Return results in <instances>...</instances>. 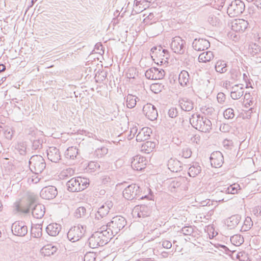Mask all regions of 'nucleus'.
I'll list each match as a JSON object with an SVG mask.
<instances>
[{"label":"nucleus","instance_id":"59","mask_svg":"<svg viewBox=\"0 0 261 261\" xmlns=\"http://www.w3.org/2000/svg\"><path fill=\"white\" fill-rule=\"evenodd\" d=\"M220 130L222 132L227 133L230 129V127L228 124L223 123L220 126Z\"/></svg>","mask_w":261,"mask_h":261},{"label":"nucleus","instance_id":"40","mask_svg":"<svg viewBox=\"0 0 261 261\" xmlns=\"http://www.w3.org/2000/svg\"><path fill=\"white\" fill-rule=\"evenodd\" d=\"M230 78L233 81L238 80L241 75L239 69L237 68H231L229 72Z\"/></svg>","mask_w":261,"mask_h":261},{"label":"nucleus","instance_id":"51","mask_svg":"<svg viewBox=\"0 0 261 261\" xmlns=\"http://www.w3.org/2000/svg\"><path fill=\"white\" fill-rule=\"evenodd\" d=\"M43 140L41 139L34 140L32 143V148L34 150L40 149L42 146Z\"/></svg>","mask_w":261,"mask_h":261},{"label":"nucleus","instance_id":"56","mask_svg":"<svg viewBox=\"0 0 261 261\" xmlns=\"http://www.w3.org/2000/svg\"><path fill=\"white\" fill-rule=\"evenodd\" d=\"M95 254L92 252L87 253L84 256V261H95Z\"/></svg>","mask_w":261,"mask_h":261},{"label":"nucleus","instance_id":"36","mask_svg":"<svg viewBox=\"0 0 261 261\" xmlns=\"http://www.w3.org/2000/svg\"><path fill=\"white\" fill-rule=\"evenodd\" d=\"M42 252L45 255L49 256L53 255L57 250V248L51 244L45 246L42 249Z\"/></svg>","mask_w":261,"mask_h":261},{"label":"nucleus","instance_id":"62","mask_svg":"<svg viewBox=\"0 0 261 261\" xmlns=\"http://www.w3.org/2000/svg\"><path fill=\"white\" fill-rule=\"evenodd\" d=\"M200 136L199 135H195L191 138V140L193 143H196L197 144H200Z\"/></svg>","mask_w":261,"mask_h":261},{"label":"nucleus","instance_id":"31","mask_svg":"<svg viewBox=\"0 0 261 261\" xmlns=\"http://www.w3.org/2000/svg\"><path fill=\"white\" fill-rule=\"evenodd\" d=\"M214 57V56L213 52L207 51L201 54L198 57V60L200 62L206 63L211 61Z\"/></svg>","mask_w":261,"mask_h":261},{"label":"nucleus","instance_id":"2","mask_svg":"<svg viewBox=\"0 0 261 261\" xmlns=\"http://www.w3.org/2000/svg\"><path fill=\"white\" fill-rule=\"evenodd\" d=\"M192 126L202 132H209L212 129V122L207 118L199 114H193L190 118Z\"/></svg>","mask_w":261,"mask_h":261},{"label":"nucleus","instance_id":"23","mask_svg":"<svg viewBox=\"0 0 261 261\" xmlns=\"http://www.w3.org/2000/svg\"><path fill=\"white\" fill-rule=\"evenodd\" d=\"M151 133V129L149 127H143L138 133L136 136L138 142L145 141L148 140Z\"/></svg>","mask_w":261,"mask_h":261},{"label":"nucleus","instance_id":"26","mask_svg":"<svg viewBox=\"0 0 261 261\" xmlns=\"http://www.w3.org/2000/svg\"><path fill=\"white\" fill-rule=\"evenodd\" d=\"M61 226L57 223H51L47 225L46 230L47 233L51 236H57L61 231Z\"/></svg>","mask_w":261,"mask_h":261},{"label":"nucleus","instance_id":"44","mask_svg":"<svg viewBox=\"0 0 261 261\" xmlns=\"http://www.w3.org/2000/svg\"><path fill=\"white\" fill-rule=\"evenodd\" d=\"M208 21L213 26H219L221 23V19L219 17L214 15H211L208 18Z\"/></svg>","mask_w":261,"mask_h":261},{"label":"nucleus","instance_id":"5","mask_svg":"<svg viewBox=\"0 0 261 261\" xmlns=\"http://www.w3.org/2000/svg\"><path fill=\"white\" fill-rule=\"evenodd\" d=\"M141 189L139 186L136 184H132L124 189L123 191V196L126 199L129 200L134 199H150L148 195L141 196Z\"/></svg>","mask_w":261,"mask_h":261},{"label":"nucleus","instance_id":"12","mask_svg":"<svg viewBox=\"0 0 261 261\" xmlns=\"http://www.w3.org/2000/svg\"><path fill=\"white\" fill-rule=\"evenodd\" d=\"M113 206V203L111 201H106L98 208L97 213L95 214V218L100 220L107 216Z\"/></svg>","mask_w":261,"mask_h":261},{"label":"nucleus","instance_id":"30","mask_svg":"<svg viewBox=\"0 0 261 261\" xmlns=\"http://www.w3.org/2000/svg\"><path fill=\"white\" fill-rule=\"evenodd\" d=\"M201 171V168L198 163H193L189 168L188 174L190 177H196Z\"/></svg>","mask_w":261,"mask_h":261},{"label":"nucleus","instance_id":"11","mask_svg":"<svg viewBox=\"0 0 261 261\" xmlns=\"http://www.w3.org/2000/svg\"><path fill=\"white\" fill-rule=\"evenodd\" d=\"M12 233L17 236L23 237L28 233V227L22 221H16L12 225Z\"/></svg>","mask_w":261,"mask_h":261},{"label":"nucleus","instance_id":"63","mask_svg":"<svg viewBox=\"0 0 261 261\" xmlns=\"http://www.w3.org/2000/svg\"><path fill=\"white\" fill-rule=\"evenodd\" d=\"M254 38L255 41L257 42V44H260L261 45V32L254 34Z\"/></svg>","mask_w":261,"mask_h":261},{"label":"nucleus","instance_id":"4","mask_svg":"<svg viewBox=\"0 0 261 261\" xmlns=\"http://www.w3.org/2000/svg\"><path fill=\"white\" fill-rule=\"evenodd\" d=\"M89 185V179L81 177L72 178L66 183L67 190L71 192L82 191Z\"/></svg>","mask_w":261,"mask_h":261},{"label":"nucleus","instance_id":"58","mask_svg":"<svg viewBox=\"0 0 261 261\" xmlns=\"http://www.w3.org/2000/svg\"><path fill=\"white\" fill-rule=\"evenodd\" d=\"M192 155V151L190 149L188 148H184L182 149V155L185 158H189Z\"/></svg>","mask_w":261,"mask_h":261},{"label":"nucleus","instance_id":"6","mask_svg":"<svg viewBox=\"0 0 261 261\" xmlns=\"http://www.w3.org/2000/svg\"><path fill=\"white\" fill-rule=\"evenodd\" d=\"M126 224V221L124 217L121 216H116L112 218L111 221L107 223L105 230H110V234H112V236L114 234H117L124 228Z\"/></svg>","mask_w":261,"mask_h":261},{"label":"nucleus","instance_id":"17","mask_svg":"<svg viewBox=\"0 0 261 261\" xmlns=\"http://www.w3.org/2000/svg\"><path fill=\"white\" fill-rule=\"evenodd\" d=\"M211 164L212 167L219 168L224 163L223 154L220 151L213 152L210 156Z\"/></svg>","mask_w":261,"mask_h":261},{"label":"nucleus","instance_id":"47","mask_svg":"<svg viewBox=\"0 0 261 261\" xmlns=\"http://www.w3.org/2000/svg\"><path fill=\"white\" fill-rule=\"evenodd\" d=\"M223 115L225 119H232L235 116L234 110L231 108H228L224 111Z\"/></svg>","mask_w":261,"mask_h":261},{"label":"nucleus","instance_id":"7","mask_svg":"<svg viewBox=\"0 0 261 261\" xmlns=\"http://www.w3.org/2000/svg\"><path fill=\"white\" fill-rule=\"evenodd\" d=\"M31 170L37 174L41 173L46 167V163L43 157L39 155H33L29 161Z\"/></svg>","mask_w":261,"mask_h":261},{"label":"nucleus","instance_id":"32","mask_svg":"<svg viewBox=\"0 0 261 261\" xmlns=\"http://www.w3.org/2000/svg\"><path fill=\"white\" fill-rule=\"evenodd\" d=\"M227 63L223 60L218 61L215 64V70L220 73H225L227 70Z\"/></svg>","mask_w":261,"mask_h":261},{"label":"nucleus","instance_id":"55","mask_svg":"<svg viewBox=\"0 0 261 261\" xmlns=\"http://www.w3.org/2000/svg\"><path fill=\"white\" fill-rule=\"evenodd\" d=\"M4 134L7 139L10 140L13 137V131L12 130V128L8 127L5 129Z\"/></svg>","mask_w":261,"mask_h":261},{"label":"nucleus","instance_id":"13","mask_svg":"<svg viewBox=\"0 0 261 261\" xmlns=\"http://www.w3.org/2000/svg\"><path fill=\"white\" fill-rule=\"evenodd\" d=\"M57 194L56 188L53 186H49L45 187L41 190L40 196L43 199L50 200L55 198Z\"/></svg>","mask_w":261,"mask_h":261},{"label":"nucleus","instance_id":"35","mask_svg":"<svg viewBox=\"0 0 261 261\" xmlns=\"http://www.w3.org/2000/svg\"><path fill=\"white\" fill-rule=\"evenodd\" d=\"M168 168L173 172H177L180 168V163L177 160L170 159L168 163Z\"/></svg>","mask_w":261,"mask_h":261},{"label":"nucleus","instance_id":"57","mask_svg":"<svg viewBox=\"0 0 261 261\" xmlns=\"http://www.w3.org/2000/svg\"><path fill=\"white\" fill-rule=\"evenodd\" d=\"M178 112L176 108H171L168 111L169 116L171 118H175L177 116Z\"/></svg>","mask_w":261,"mask_h":261},{"label":"nucleus","instance_id":"9","mask_svg":"<svg viewBox=\"0 0 261 261\" xmlns=\"http://www.w3.org/2000/svg\"><path fill=\"white\" fill-rule=\"evenodd\" d=\"M85 231V227L82 225L74 226L69 230L67 236L69 241L75 242L83 237Z\"/></svg>","mask_w":261,"mask_h":261},{"label":"nucleus","instance_id":"21","mask_svg":"<svg viewBox=\"0 0 261 261\" xmlns=\"http://www.w3.org/2000/svg\"><path fill=\"white\" fill-rule=\"evenodd\" d=\"M48 160L52 162L57 163L61 160V154L59 149L55 147H49L47 150Z\"/></svg>","mask_w":261,"mask_h":261},{"label":"nucleus","instance_id":"10","mask_svg":"<svg viewBox=\"0 0 261 261\" xmlns=\"http://www.w3.org/2000/svg\"><path fill=\"white\" fill-rule=\"evenodd\" d=\"M186 42L181 37L176 36L172 39L171 43L172 50L176 54H183L186 50Z\"/></svg>","mask_w":261,"mask_h":261},{"label":"nucleus","instance_id":"50","mask_svg":"<svg viewBox=\"0 0 261 261\" xmlns=\"http://www.w3.org/2000/svg\"><path fill=\"white\" fill-rule=\"evenodd\" d=\"M238 185L233 184L227 187V194H234L237 193Z\"/></svg>","mask_w":261,"mask_h":261},{"label":"nucleus","instance_id":"16","mask_svg":"<svg viewBox=\"0 0 261 261\" xmlns=\"http://www.w3.org/2000/svg\"><path fill=\"white\" fill-rule=\"evenodd\" d=\"M143 112L150 120L153 121L158 116L156 108L150 103H147L143 107Z\"/></svg>","mask_w":261,"mask_h":261},{"label":"nucleus","instance_id":"34","mask_svg":"<svg viewBox=\"0 0 261 261\" xmlns=\"http://www.w3.org/2000/svg\"><path fill=\"white\" fill-rule=\"evenodd\" d=\"M77 149L74 147H69L65 152L66 158L70 160H73L77 155Z\"/></svg>","mask_w":261,"mask_h":261},{"label":"nucleus","instance_id":"41","mask_svg":"<svg viewBox=\"0 0 261 261\" xmlns=\"http://www.w3.org/2000/svg\"><path fill=\"white\" fill-rule=\"evenodd\" d=\"M15 149L20 155H25L26 153V144L24 142H18L15 147Z\"/></svg>","mask_w":261,"mask_h":261},{"label":"nucleus","instance_id":"20","mask_svg":"<svg viewBox=\"0 0 261 261\" xmlns=\"http://www.w3.org/2000/svg\"><path fill=\"white\" fill-rule=\"evenodd\" d=\"M210 46L209 41L205 39H195L192 43L193 48L197 51L207 49Z\"/></svg>","mask_w":261,"mask_h":261},{"label":"nucleus","instance_id":"43","mask_svg":"<svg viewBox=\"0 0 261 261\" xmlns=\"http://www.w3.org/2000/svg\"><path fill=\"white\" fill-rule=\"evenodd\" d=\"M87 210L84 206H80L76 209L74 216L76 218H80L85 217L86 215Z\"/></svg>","mask_w":261,"mask_h":261},{"label":"nucleus","instance_id":"29","mask_svg":"<svg viewBox=\"0 0 261 261\" xmlns=\"http://www.w3.org/2000/svg\"><path fill=\"white\" fill-rule=\"evenodd\" d=\"M189 74L186 70H182L180 72L178 76L179 83L181 86L185 87L189 84Z\"/></svg>","mask_w":261,"mask_h":261},{"label":"nucleus","instance_id":"49","mask_svg":"<svg viewBox=\"0 0 261 261\" xmlns=\"http://www.w3.org/2000/svg\"><path fill=\"white\" fill-rule=\"evenodd\" d=\"M126 76L127 78L129 79H135L136 76H137L136 69L133 67L129 68L126 73Z\"/></svg>","mask_w":261,"mask_h":261},{"label":"nucleus","instance_id":"54","mask_svg":"<svg viewBox=\"0 0 261 261\" xmlns=\"http://www.w3.org/2000/svg\"><path fill=\"white\" fill-rule=\"evenodd\" d=\"M181 232L185 236L191 235L193 232V228L191 226H185L182 228Z\"/></svg>","mask_w":261,"mask_h":261},{"label":"nucleus","instance_id":"24","mask_svg":"<svg viewBox=\"0 0 261 261\" xmlns=\"http://www.w3.org/2000/svg\"><path fill=\"white\" fill-rule=\"evenodd\" d=\"M242 217L240 215H234L228 218L226 221V224L230 229H234L240 223Z\"/></svg>","mask_w":261,"mask_h":261},{"label":"nucleus","instance_id":"64","mask_svg":"<svg viewBox=\"0 0 261 261\" xmlns=\"http://www.w3.org/2000/svg\"><path fill=\"white\" fill-rule=\"evenodd\" d=\"M253 213L257 217L261 216V206L254 207L253 210Z\"/></svg>","mask_w":261,"mask_h":261},{"label":"nucleus","instance_id":"61","mask_svg":"<svg viewBox=\"0 0 261 261\" xmlns=\"http://www.w3.org/2000/svg\"><path fill=\"white\" fill-rule=\"evenodd\" d=\"M217 98L219 103H223L225 101L226 98L225 95L222 92H220L218 93Z\"/></svg>","mask_w":261,"mask_h":261},{"label":"nucleus","instance_id":"52","mask_svg":"<svg viewBox=\"0 0 261 261\" xmlns=\"http://www.w3.org/2000/svg\"><path fill=\"white\" fill-rule=\"evenodd\" d=\"M151 50L152 51V54H153L156 51V53L160 54V55H162V54H164V55L163 56H165V55L166 54L168 55V51L166 49H163L161 46L158 47H153L151 48Z\"/></svg>","mask_w":261,"mask_h":261},{"label":"nucleus","instance_id":"45","mask_svg":"<svg viewBox=\"0 0 261 261\" xmlns=\"http://www.w3.org/2000/svg\"><path fill=\"white\" fill-rule=\"evenodd\" d=\"M108 151V148L103 146L96 149L94 152V154L98 158H100L106 154H107Z\"/></svg>","mask_w":261,"mask_h":261},{"label":"nucleus","instance_id":"39","mask_svg":"<svg viewBox=\"0 0 261 261\" xmlns=\"http://www.w3.org/2000/svg\"><path fill=\"white\" fill-rule=\"evenodd\" d=\"M253 222L251 218L249 217H247L245 218L243 225L242 226L240 230L242 231H247L251 228Z\"/></svg>","mask_w":261,"mask_h":261},{"label":"nucleus","instance_id":"19","mask_svg":"<svg viewBox=\"0 0 261 261\" xmlns=\"http://www.w3.org/2000/svg\"><path fill=\"white\" fill-rule=\"evenodd\" d=\"M248 22L244 19H236L231 22V29L236 32H243L248 27Z\"/></svg>","mask_w":261,"mask_h":261},{"label":"nucleus","instance_id":"48","mask_svg":"<svg viewBox=\"0 0 261 261\" xmlns=\"http://www.w3.org/2000/svg\"><path fill=\"white\" fill-rule=\"evenodd\" d=\"M155 147V144L154 143L151 142L147 141L142 146V150H145L149 153L150 151H152V149Z\"/></svg>","mask_w":261,"mask_h":261},{"label":"nucleus","instance_id":"60","mask_svg":"<svg viewBox=\"0 0 261 261\" xmlns=\"http://www.w3.org/2000/svg\"><path fill=\"white\" fill-rule=\"evenodd\" d=\"M88 167L91 170H95L97 169L100 168V165L98 163L91 162L88 164Z\"/></svg>","mask_w":261,"mask_h":261},{"label":"nucleus","instance_id":"22","mask_svg":"<svg viewBox=\"0 0 261 261\" xmlns=\"http://www.w3.org/2000/svg\"><path fill=\"white\" fill-rule=\"evenodd\" d=\"M32 213L33 216L37 219H41L45 214V206L44 205L40 203H37V200L33 206L32 207Z\"/></svg>","mask_w":261,"mask_h":261},{"label":"nucleus","instance_id":"18","mask_svg":"<svg viewBox=\"0 0 261 261\" xmlns=\"http://www.w3.org/2000/svg\"><path fill=\"white\" fill-rule=\"evenodd\" d=\"M151 213L150 206L141 205L136 206L134 210V214H137L139 218H145L150 216Z\"/></svg>","mask_w":261,"mask_h":261},{"label":"nucleus","instance_id":"28","mask_svg":"<svg viewBox=\"0 0 261 261\" xmlns=\"http://www.w3.org/2000/svg\"><path fill=\"white\" fill-rule=\"evenodd\" d=\"M184 179L182 178H174L172 179L168 185V189L171 192H175L180 188Z\"/></svg>","mask_w":261,"mask_h":261},{"label":"nucleus","instance_id":"15","mask_svg":"<svg viewBox=\"0 0 261 261\" xmlns=\"http://www.w3.org/2000/svg\"><path fill=\"white\" fill-rule=\"evenodd\" d=\"M147 161L145 157L136 155L131 162V166L134 170L141 171L146 167Z\"/></svg>","mask_w":261,"mask_h":261},{"label":"nucleus","instance_id":"37","mask_svg":"<svg viewBox=\"0 0 261 261\" xmlns=\"http://www.w3.org/2000/svg\"><path fill=\"white\" fill-rule=\"evenodd\" d=\"M137 99L138 98L132 94H128L126 97V106L128 108L132 109L136 105Z\"/></svg>","mask_w":261,"mask_h":261},{"label":"nucleus","instance_id":"8","mask_svg":"<svg viewBox=\"0 0 261 261\" xmlns=\"http://www.w3.org/2000/svg\"><path fill=\"white\" fill-rule=\"evenodd\" d=\"M245 8V4L241 0L232 1L228 7L227 13L231 17L238 16L244 12Z\"/></svg>","mask_w":261,"mask_h":261},{"label":"nucleus","instance_id":"25","mask_svg":"<svg viewBox=\"0 0 261 261\" xmlns=\"http://www.w3.org/2000/svg\"><path fill=\"white\" fill-rule=\"evenodd\" d=\"M244 92V88L242 85H236L231 88V97L233 99H238L243 96Z\"/></svg>","mask_w":261,"mask_h":261},{"label":"nucleus","instance_id":"33","mask_svg":"<svg viewBox=\"0 0 261 261\" xmlns=\"http://www.w3.org/2000/svg\"><path fill=\"white\" fill-rule=\"evenodd\" d=\"M31 236L36 238H39L42 236V225L40 224H34L31 229Z\"/></svg>","mask_w":261,"mask_h":261},{"label":"nucleus","instance_id":"14","mask_svg":"<svg viewBox=\"0 0 261 261\" xmlns=\"http://www.w3.org/2000/svg\"><path fill=\"white\" fill-rule=\"evenodd\" d=\"M165 71L163 69L159 70L156 67L150 68L145 72V76L149 80H160L164 77Z\"/></svg>","mask_w":261,"mask_h":261},{"label":"nucleus","instance_id":"38","mask_svg":"<svg viewBox=\"0 0 261 261\" xmlns=\"http://www.w3.org/2000/svg\"><path fill=\"white\" fill-rule=\"evenodd\" d=\"M231 243L236 246H239L242 245L244 242V238L240 234H235L230 238Z\"/></svg>","mask_w":261,"mask_h":261},{"label":"nucleus","instance_id":"27","mask_svg":"<svg viewBox=\"0 0 261 261\" xmlns=\"http://www.w3.org/2000/svg\"><path fill=\"white\" fill-rule=\"evenodd\" d=\"M179 102L181 109L185 111L189 112L193 109V102L187 98L180 99Z\"/></svg>","mask_w":261,"mask_h":261},{"label":"nucleus","instance_id":"53","mask_svg":"<svg viewBox=\"0 0 261 261\" xmlns=\"http://www.w3.org/2000/svg\"><path fill=\"white\" fill-rule=\"evenodd\" d=\"M74 173V170L71 168H68L62 172V175L64 177L72 176Z\"/></svg>","mask_w":261,"mask_h":261},{"label":"nucleus","instance_id":"1","mask_svg":"<svg viewBox=\"0 0 261 261\" xmlns=\"http://www.w3.org/2000/svg\"><path fill=\"white\" fill-rule=\"evenodd\" d=\"M111 239L112 234L107 230L96 231L89 238V245L92 248H97L107 244Z\"/></svg>","mask_w":261,"mask_h":261},{"label":"nucleus","instance_id":"46","mask_svg":"<svg viewBox=\"0 0 261 261\" xmlns=\"http://www.w3.org/2000/svg\"><path fill=\"white\" fill-rule=\"evenodd\" d=\"M250 54L253 56L259 54L261 51V46L256 43H254L251 45L249 48Z\"/></svg>","mask_w":261,"mask_h":261},{"label":"nucleus","instance_id":"42","mask_svg":"<svg viewBox=\"0 0 261 261\" xmlns=\"http://www.w3.org/2000/svg\"><path fill=\"white\" fill-rule=\"evenodd\" d=\"M165 89V86L162 83H154L150 85V90L154 93H159Z\"/></svg>","mask_w":261,"mask_h":261},{"label":"nucleus","instance_id":"3","mask_svg":"<svg viewBox=\"0 0 261 261\" xmlns=\"http://www.w3.org/2000/svg\"><path fill=\"white\" fill-rule=\"evenodd\" d=\"M37 197L34 195H30L27 199H22L14 203V210L20 213H28L30 209L35 203Z\"/></svg>","mask_w":261,"mask_h":261}]
</instances>
